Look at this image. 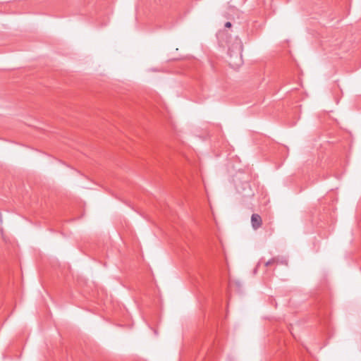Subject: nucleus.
I'll list each match as a JSON object with an SVG mask.
<instances>
[{
	"label": "nucleus",
	"instance_id": "obj_5",
	"mask_svg": "<svg viewBox=\"0 0 361 361\" xmlns=\"http://www.w3.org/2000/svg\"><path fill=\"white\" fill-rule=\"evenodd\" d=\"M231 26H232V25H231V23H230V22H226L225 23V27H231Z\"/></svg>",
	"mask_w": 361,
	"mask_h": 361
},
{
	"label": "nucleus",
	"instance_id": "obj_1",
	"mask_svg": "<svg viewBox=\"0 0 361 361\" xmlns=\"http://www.w3.org/2000/svg\"><path fill=\"white\" fill-rule=\"evenodd\" d=\"M243 43L240 39L236 38L234 43L228 48V54L230 57L229 63L233 67H237L243 63L242 52Z\"/></svg>",
	"mask_w": 361,
	"mask_h": 361
},
{
	"label": "nucleus",
	"instance_id": "obj_4",
	"mask_svg": "<svg viewBox=\"0 0 361 361\" xmlns=\"http://www.w3.org/2000/svg\"><path fill=\"white\" fill-rule=\"evenodd\" d=\"M279 262V259L278 257H273L267 262H265V267H268L269 265L278 264Z\"/></svg>",
	"mask_w": 361,
	"mask_h": 361
},
{
	"label": "nucleus",
	"instance_id": "obj_2",
	"mask_svg": "<svg viewBox=\"0 0 361 361\" xmlns=\"http://www.w3.org/2000/svg\"><path fill=\"white\" fill-rule=\"evenodd\" d=\"M238 191L244 198H251L255 193L248 182H243L238 187Z\"/></svg>",
	"mask_w": 361,
	"mask_h": 361
},
{
	"label": "nucleus",
	"instance_id": "obj_6",
	"mask_svg": "<svg viewBox=\"0 0 361 361\" xmlns=\"http://www.w3.org/2000/svg\"><path fill=\"white\" fill-rule=\"evenodd\" d=\"M281 263H284V264H287V261L286 260L282 261Z\"/></svg>",
	"mask_w": 361,
	"mask_h": 361
},
{
	"label": "nucleus",
	"instance_id": "obj_3",
	"mask_svg": "<svg viewBox=\"0 0 361 361\" xmlns=\"http://www.w3.org/2000/svg\"><path fill=\"white\" fill-rule=\"evenodd\" d=\"M251 225L254 230H257L262 225V219L258 214H252L251 216Z\"/></svg>",
	"mask_w": 361,
	"mask_h": 361
}]
</instances>
